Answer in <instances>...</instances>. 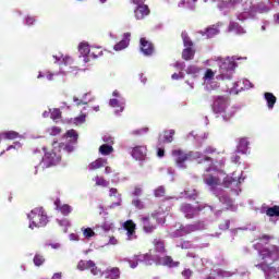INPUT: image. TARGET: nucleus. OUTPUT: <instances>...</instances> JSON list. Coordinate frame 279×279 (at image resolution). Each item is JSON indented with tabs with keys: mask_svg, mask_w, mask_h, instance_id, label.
<instances>
[{
	"mask_svg": "<svg viewBox=\"0 0 279 279\" xmlns=\"http://www.w3.org/2000/svg\"><path fill=\"white\" fill-rule=\"evenodd\" d=\"M215 154H219V150L215 148V146H206L204 151H184L182 149L172 150V156L174 158V162L179 169H186V160H198V165H204L207 162L208 168L205 170L203 174V182L209 187L210 193L218 197L219 202L227 206V210H236V206H234V201L226 194L223 190H221V178L211 173L213 171V158L208 156H213Z\"/></svg>",
	"mask_w": 279,
	"mask_h": 279,
	"instance_id": "f257e3e1",
	"label": "nucleus"
},
{
	"mask_svg": "<svg viewBox=\"0 0 279 279\" xmlns=\"http://www.w3.org/2000/svg\"><path fill=\"white\" fill-rule=\"evenodd\" d=\"M77 138H80L77 131L71 129L62 136V142L54 141L52 143L51 150H47V147H44L45 155L39 165L35 167V175L38 174V169L45 171V169L60 165V160H62V151H65V154H73L77 147Z\"/></svg>",
	"mask_w": 279,
	"mask_h": 279,
	"instance_id": "f03ea898",
	"label": "nucleus"
},
{
	"mask_svg": "<svg viewBox=\"0 0 279 279\" xmlns=\"http://www.w3.org/2000/svg\"><path fill=\"white\" fill-rule=\"evenodd\" d=\"M271 236L263 235L259 240L260 243L254 244V248L257 250L262 260L264 263L256 264L257 269H262L266 279L277 278L279 279V247L274 244H267L263 248V243L270 241Z\"/></svg>",
	"mask_w": 279,
	"mask_h": 279,
	"instance_id": "7ed1b4c3",
	"label": "nucleus"
},
{
	"mask_svg": "<svg viewBox=\"0 0 279 279\" xmlns=\"http://www.w3.org/2000/svg\"><path fill=\"white\" fill-rule=\"evenodd\" d=\"M271 0H266L254 4L252 1L242 4V10H238L234 13L236 21L245 23V21L256 19V14H267L271 12Z\"/></svg>",
	"mask_w": 279,
	"mask_h": 279,
	"instance_id": "20e7f679",
	"label": "nucleus"
},
{
	"mask_svg": "<svg viewBox=\"0 0 279 279\" xmlns=\"http://www.w3.org/2000/svg\"><path fill=\"white\" fill-rule=\"evenodd\" d=\"M52 58L54 60V64H59L60 68L58 72H45V76L48 82H53V77H58V75H62L63 77H66V75H77L80 69H77V66H73V57L58 53L53 54Z\"/></svg>",
	"mask_w": 279,
	"mask_h": 279,
	"instance_id": "39448f33",
	"label": "nucleus"
},
{
	"mask_svg": "<svg viewBox=\"0 0 279 279\" xmlns=\"http://www.w3.org/2000/svg\"><path fill=\"white\" fill-rule=\"evenodd\" d=\"M131 269H136L138 267V263H144V265H162L163 267H178L180 265L179 262H174L171 256H163L161 257L158 254H151V253H146L143 255H136L134 259H129L128 260Z\"/></svg>",
	"mask_w": 279,
	"mask_h": 279,
	"instance_id": "423d86ee",
	"label": "nucleus"
},
{
	"mask_svg": "<svg viewBox=\"0 0 279 279\" xmlns=\"http://www.w3.org/2000/svg\"><path fill=\"white\" fill-rule=\"evenodd\" d=\"M211 108L217 119H222L225 123H228L236 114V111L241 110L240 106L230 107V98L226 96H216Z\"/></svg>",
	"mask_w": 279,
	"mask_h": 279,
	"instance_id": "0eeeda50",
	"label": "nucleus"
},
{
	"mask_svg": "<svg viewBox=\"0 0 279 279\" xmlns=\"http://www.w3.org/2000/svg\"><path fill=\"white\" fill-rule=\"evenodd\" d=\"M77 269L80 271H86V269H89L93 276H105L106 279L121 278V270L118 267L107 268L105 271H101V268L97 267V264L90 259H81L77 264Z\"/></svg>",
	"mask_w": 279,
	"mask_h": 279,
	"instance_id": "6e6552de",
	"label": "nucleus"
},
{
	"mask_svg": "<svg viewBox=\"0 0 279 279\" xmlns=\"http://www.w3.org/2000/svg\"><path fill=\"white\" fill-rule=\"evenodd\" d=\"M236 60H241V58L227 57L223 59L221 57H217L216 62H218L220 74L216 76V80H232L234 69H236Z\"/></svg>",
	"mask_w": 279,
	"mask_h": 279,
	"instance_id": "1a4fd4ad",
	"label": "nucleus"
},
{
	"mask_svg": "<svg viewBox=\"0 0 279 279\" xmlns=\"http://www.w3.org/2000/svg\"><path fill=\"white\" fill-rule=\"evenodd\" d=\"M27 218L29 220L31 230L34 228H45L47 223H49V218L47 217V213L43 207L34 208L28 215Z\"/></svg>",
	"mask_w": 279,
	"mask_h": 279,
	"instance_id": "9d476101",
	"label": "nucleus"
},
{
	"mask_svg": "<svg viewBox=\"0 0 279 279\" xmlns=\"http://www.w3.org/2000/svg\"><path fill=\"white\" fill-rule=\"evenodd\" d=\"M245 182V177L243 175V171L238 174L236 172H233L231 175H227L222 180V184L226 189H231V191H234L235 195H239L241 193V184Z\"/></svg>",
	"mask_w": 279,
	"mask_h": 279,
	"instance_id": "9b49d317",
	"label": "nucleus"
},
{
	"mask_svg": "<svg viewBox=\"0 0 279 279\" xmlns=\"http://www.w3.org/2000/svg\"><path fill=\"white\" fill-rule=\"evenodd\" d=\"M180 210L186 219H194V217H197L202 210H209V213H213L214 208L213 206L204 203L198 204L195 207L191 204H182Z\"/></svg>",
	"mask_w": 279,
	"mask_h": 279,
	"instance_id": "f8f14e48",
	"label": "nucleus"
},
{
	"mask_svg": "<svg viewBox=\"0 0 279 279\" xmlns=\"http://www.w3.org/2000/svg\"><path fill=\"white\" fill-rule=\"evenodd\" d=\"M206 223L204 221H198L193 225L180 226L178 230L171 233V236L178 239V236H184L185 234H191V232H197V230H206Z\"/></svg>",
	"mask_w": 279,
	"mask_h": 279,
	"instance_id": "ddd939ff",
	"label": "nucleus"
},
{
	"mask_svg": "<svg viewBox=\"0 0 279 279\" xmlns=\"http://www.w3.org/2000/svg\"><path fill=\"white\" fill-rule=\"evenodd\" d=\"M131 2L135 5L134 16L136 21H143L145 16H149V7L145 4V0H131Z\"/></svg>",
	"mask_w": 279,
	"mask_h": 279,
	"instance_id": "4468645a",
	"label": "nucleus"
},
{
	"mask_svg": "<svg viewBox=\"0 0 279 279\" xmlns=\"http://www.w3.org/2000/svg\"><path fill=\"white\" fill-rule=\"evenodd\" d=\"M240 3H243V0H219L217 3V8L218 10H220L223 16H228V14L232 12V10H236L239 8Z\"/></svg>",
	"mask_w": 279,
	"mask_h": 279,
	"instance_id": "2eb2a0df",
	"label": "nucleus"
},
{
	"mask_svg": "<svg viewBox=\"0 0 279 279\" xmlns=\"http://www.w3.org/2000/svg\"><path fill=\"white\" fill-rule=\"evenodd\" d=\"M78 52L81 53L85 64L90 62V58H94V60L97 59V54L90 50V46L86 41L78 44Z\"/></svg>",
	"mask_w": 279,
	"mask_h": 279,
	"instance_id": "dca6fc26",
	"label": "nucleus"
},
{
	"mask_svg": "<svg viewBox=\"0 0 279 279\" xmlns=\"http://www.w3.org/2000/svg\"><path fill=\"white\" fill-rule=\"evenodd\" d=\"M236 154H242V156H247L250 154V137H239L235 140Z\"/></svg>",
	"mask_w": 279,
	"mask_h": 279,
	"instance_id": "f3484780",
	"label": "nucleus"
},
{
	"mask_svg": "<svg viewBox=\"0 0 279 279\" xmlns=\"http://www.w3.org/2000/svg\"><path fill=\"white\" fill-rule=\"evenodd\" d=\"M239 84L241 83L240 82L233 83V86L229 87L227 92L230 93V95H239L242 90H250V88H254V85L248 80L242 81L243 87H241L240 89H239Z\"/></svg>",
	"mask_w": 279,
	"mask_h": 279,
	"instance_id": "a211bd4d",
	"label": "nucleus"
},
{
	"mask_svg": "<svg viewBox=\"0 0 279 279\" xmlns=\"http://www.w3.org/2000/svg\"><path fill=\"white\" fill-rule=\"evenodd\" d=\"M140 49L143 56H154V44L145 37L140 39Z\"/></svg>",
	"mask_w": 279,
	"mask_h": 279,
	"instance_id": "6ab92c4d",
	"label": "nucleus"
},
{
	"mask_svg": "<svg viewBox=\"0 0 279 279\" xmlns=\"http://www.w3.org/2000/svg\"><path fill=\"white\" fill-rule=\"evenodd\" d=\"M109 106L110 108H119L114 110V114L119 117L125 110V98H111Z\"/></svg>",
	"mask_w": 279,
	"mask_h": 279,
	"instance_id": "aec40b11",
	"label": "nucleus"
},
{
	"mask_svg": "<svg viewBox=\"0 0 279 279\" xmlns=\"http://www.w3.org/2000/svg\"><path fill=\"white\" fill-rule=\"evenodd\" d=\"M124 230H126V240L134 241L136 239V223L132 220H128L123 223Z\"/></svg>",
	"mask_w": 279,
	"mask_h": 279,
	"instance_id": "412c9836",
	"label": "nucleus"
},
{
	"mask_svg": "<svg viewBox=\"0 0 279 279\" xmlns=\"http://www.w3.org/2000/svg\"><path fill=\"white\" fill-rule=\"evenodd\" d=\"M130 38H132V33H124L122 39L113 46V50L123 51V49H128L130 47Z\"/></svg>",
	"mask_w": 279,
	"mask_h": 279,
	"instance_id": "4be33fe9",
	"label": "nucleus"
},
{
	"mask_svg": "<svg viewBox=\"0 0 279 279\" xmlns=\"http://www.w3.org/2000/svg\"><path fill=\"white\" fill-rule=\"evenodd\" d=\"M54 206H56V210H59V213H61V215H63V217H69V215H71V213H73V207H71V205H69V204H62L60 198H57L54 201Z\"/></svg>",
	"mask_w": 279,
	"mask_h": 279,
	"instance_id": "5701e85b",
	"label": "nucleus"
},
{
	"mask_svg": "<svg viewBox=\"0 0 279 279\" xmlns=\"http://www.w3.org/2000/svg\"><path fill=\"white\" fill-rule=\"evenodd\" d=\"M73 101L76 106H88V104L95 101V96H93V93L88 92L85 93L81 99L74 96Z\"/></svg>",
	"mask_w": 279,
	"mask_h": 279,
	"instance_id": "b1692460",
	"label": "nucleus"
},
{
	"mask_svg": "<svg viewBox=\"0 0 279 279\" xmlns=\"http://www.w3.org/2000/svg\"><path fill=\"white\" fill-rule=\"evenodd\" d=\"M131 156L135 160H145V156H147V147L146 146H135L132 149Z\"/></svg>",
	"mask_w": 279,
	"mask_h": 279,
	"instance_id": "393cba45",
	"label": "nucleus"
},
{
	"mask_svg": "<svg viewBox=\"0 0 279 279\" xmlns=\"http://www.w3.org/2000/svg\"><path fill=\"white\" fill-rule=\"evenodd\" d=\"M109 197H116L117 202L112 203L111 205H109L106 210H108L109 208H117L118 206H121L123 199L121 198V194L119 193V190L111 187L109 190Z\"/></svg>",
	"mask_w": 279,
	"mask_h": 279,
	"instance_id": "a878e982",
	"label": "nucleus"
},
{
	"mask_svg": "<svg viewBox=\"0 0 279 279\" xmlns=\"http://www.w3.org/2000/svg\"><path fill=\"white\" fill-rule=\"evenodd\" d=\"M229 32H234V34H238V36H243V34H247L245 28L234 21H230Z\"/></svg>",
	"mask_w": 279,
	"mask_h": 279,
	"instance_id": "bb28decb",
	"label": "nucleus"
},
{
	"mask_svg": "<svg viewBox=\"0 0 279 279\" xmlns=\"http://www.w3.org/2000/svg\"><path fill=\"white\" fill-rule=\"evenodd\" d=\"M108 165V159L98 158L95 161L90 162L87 167L89 171H95L96 169H101V167H106Z\"/></svg>",
	"mask_w": 279,
	"mask_h": 279,
	"instance_id": "cd10ccee",
	"label": "nucleus"
},
{
	"mask_svg": "<svg viewBox=\"0 0 279 279\" xmlns=\"http://www.w3.org/2000/svg\"><path fill=\"white\" fill-rule=\"evenodd\" d=\"M223 23L219 22L216 25H211L208 28H206L205 35L207 38H215L219 34V27H221Z\"/></svg>",
	"mask_w": 279,
	"mask_h": 279,
	"instance_id": "c85d7f7f",
	"label": "nucleus"
},
{
	"mask_svg": "<svg viewBox=\"0 0 279 279\" xmlns=\"http://www.w3.org/2000/svg\"><path fill=\"white\" fill-rule=\"evenodd\" d=\"M264 99L267 102L268 110H274V107L276 106V101H278L276 96L272 93L266 92L264 94Z\"/></svg>",
	"mask_w": 279,
	"mask_h": 279,
	"instance_id": "c756f323",
	"label": "nucleus"
},
{
	"mask_svg": "<svg viewBox=\"0 0 279 279\" xmlns=\"http://www.w3.org/2000/svg\"><path fill=\"white\" fill-rule=\"evenodd\" d=\"M142 225H143V230L146 232V234H151L156 230V226L151 225L149 222V217H142L141 218Z\"/></svg>",
	"mask_w": 279,
	"mask_h": 279,
	"instance_id": "7c9ffc66",
	"label": "nucleus"
},
{
	"mask_svg": "<svg viewBox=\"0 0 279 279\" xmlns=\"http://www.w3.org/2000/svg\"><path fill=\"white\" fill-rule=\"evenodd\" d=\"M262 213H265L268 217H279V206L275 205L272 207L263 206Z\"/></svg>",
	"mask_w": 279,
	"mask_h": 279,
	"instance_id": "2f4dec72",
	"label": "nucleus"
},
{
	"mask_svg": "<svg viewBox=\"0 0 279 279\" xmlns=\"http://www.w3.org/2000/svg\"><path fill=\"white\" fill-rule=\"evenodd\" d=\"M21 135L19 134V132L15 131H7V132H2L0 133V142L1 138H5L7 141H14V138H20Z\"/></svg>",
	"mask_w": 279,
	"mask_h": 279,
	"instance_id": "473e14b6",
	"label": "nucleus"
},
{
	"mask_svg": "<svg viewBox=\"0 0 279 279\" xmlns=\"http://www.w3.org/2000/svg\"><path fill=\"white\" fill-rule=\"evenodd\" d=\"M201 71L202 69H199L197 65H189L185 70L186 74L191 75L194 80L199 76Z\"/></svg>",
	"mask_w": 279,
	"mask_h": 279,
	"instance_id": "72a5a7b5",
	"label": "nucleus"
},
{
	"mask_svg": "<svg viewBox=\"0 0 279 279\" xmlns=\"http://www.w3.org/2000/svg\"><path fill=\"white\" fill-rule=\"evenodd\" d=\"M195 3H197V0H182L178 5L179 8H183L184 5V8L193 12L195 10Z\"/></svg>",
	"mask_w": 279,
	"mask_h": 279,
	"instance_id": "f704fd0d",
	"label": "nucleus"
},
{
	"mask_svg": "<svg viewBox=\"0 0 279 279\" xmlns=\"http://www.w3.org/2000/svg\"><path fill=\"white\" fill-rule=\"evenodd\" d=\"M112 151H114V147H112L111 145L102 144L99 147V154H101V156H110Z\"/></svg>",
	"mask_w": 279,
	"mask_h": 279,
	"instance_id": "c9c22d12",
	"label": "nucleus"
},
{
	"mask_svg": "<svg viewBox=\"0 0 279 279\" xmlns=\"http://www.w3.org/2000/svg\"><path fill=\"white\" fill-rule=\"evenodd\" d=\"M93 181L96 182V186H102L104 189H108V186H110V181L105 180L104 177L97 175Z\"/></svg>",
	"mask_w": 279,
	"mask_h": 279,
	"instance_id": "e433bc0d",
	"label": "nucleus"
},
{
	"mask_svg": "<svg viewBox=\"0 0 279 279\" xmlns=\"http://www.w3.org/2000/svg\"><path fill=\"white\" fill-rule=\"evenodd\" d=\"M182 58L183 60H193L195 58V50L191 47L183 49Z\"/></svg>",
	"mask_w": 279,
	"mask_h": 279,
	"instance_id": "4c0bfd02",
	"label": "nucleus"
},
{
	"mask_svg": "<svg viewBox=\"0 0 279 279\" xmlns=\"http://www.w3.org/2000/svg\"><path fill=\"white\" fill-rule=\"evenodd\" d=\"M173 136H175V130L163 131V143H173Z\"/></svg>",
	"mask_w": 279,
	"mask_h": 279,
	"instance_id": "58836bf2",
	"label": "nucleus"
},
{
	"mask_svg": "<svg viewBox=\"0 0 279 279\" xmlns=\"http://www.w3.org/2000/svg\"><path fill=\"white\" fill-rule=\"evenodd\" d=\"M204 88L207 93H213V90L219 88V83L215 81L204 82Z\"/></svg>",
	"mask_w": 279,
	"mask_h": 279,
	"instance_id": "ea45409f",
	"label": "nucleus"
},
{
	"mask_svg": "<svg viewBox=\"0 0 279 279\" xmlns=\"http://www.w3.org/2000/svg\"><path fill=\"white\" fill-rule=\"evenodd\" d=\"M22 23L26 27H34V25H36V16H34V15H25L23 17V22Z\"/></svg>",
	"mask_w": 279,
	"mask_h": 279,
	"instance_id": "a19ab883",
	"label": "nucleus"
},
{
	"mask_svg": "<svg viewBox=\"0 0 279 279\" xmlns=\"http://www.w3.org/2000/svg\"><path fill=\"white\" fill-rule=\"evenodd\" d=\"M155 252L157 254H165V242L162 240L154 241Z\"/></svg>",
	"mask_w": 279,
	"mask_h": 279,
	"instance_id": "79ce46f5",
	"label": "nucleus"
},
{
	"mask_svg": "<svg viewBox=\"0 0 279 279\" xmlns=\"http://www.w3.org/2000/svg\"><path fill=\"white\" fill-rule=\"evenodd\" d=\"M181 38L185 48H193V40H191V37H189V34L186 32H183L181 34Z\"/></svg>",
	"mask_w": 279,
	"mask_h": 279,
	"instance_id": "37998d69",
	"label": "nucleus"
},
{
	"mask_svg": "<svg viewBox=\"0 0 279 279\" xmlns=\"http://www.w3.org/2000/svg\"><path fill=\"white\" fill-rule=\"evenodd\" d=\"M58 225L63 229V232H69V228H71V220L63 218V219H57Z\"/></svg>",
	"mask_w": 279,
	"mask_h": 279,
	"instance_id": "c03bdc74",
	"label": "nucleus"
},
{
	"mask_svg": "<svg viewBox=\"0 0 279 279\" xmlns=\"http://www.w3.org/2000/svg\"><path fill=\"white\" fill-rule=\"evenodd\" d=\"M99 228H100L101 230H104V232H110V230H112V228H114V223L105 221L102 226L97 225V226L94 228V230H98Z\"/></svg>",
	"mask_w": 279,
	"mask_h": 279,
	"instance_id": "a18cd8bd",
	"label": "nucleus"
},
{
	"mask_svg": "<svg viewBox=\"0 0 279 279\" xmlns=\"http://www.w3.org/2000/svg\"><path fill=\"white\" fill-rule=\"evenodd\" d=\"M149 132V128H142V129H136L130 132L131 136H143V134H147Z\"/></svg>",
	"mask_w": 279,
	"mask_h": 279,
	"instance_id": "49530a36",
	"label": "nucleus"
},
{
	"mask_svg": "<svg viewBox=\"0 0 279 279\" xmlns=\"http://www.w3.org/2000/svg\"><path fill=\"white\" fill-rule=\"evenodd\" d=\"M33 263L35 267H41V265H45V257L40 254H36L34 256Z\"/></svg>",
	"mask_w": 279,
	"mask_h": 279,
	"instance_id": "de8ad7c7",
	"label": "nucleus"
},
{
	"mask_svg": "<svg viewBox=\"0 0 279 279\" xmlns=\"http://www.w3.org/2000/svg\"><path fill=\"white\" fill-rule=\"evenodd\" d=\"M131 204L137 210H143V208H145V203H143V201H141L140 198H133Z\"/></svg>",
	"mask_w": 279,
	"mask_h": 279,
	"instance_id": "09e8293b",
	"label": "nucleus"
},
{
	"mask_svg": "<svg viewBox=\"0 0 279 279\" xmlns=\"http://www.w3.org/2000/svg\"><path fill=\"white\" fill-rule=\"evenodd\" d=\"M184 193L187 199H197V195H199V192H197V190H186Z\"/></svg>",
	"mask_w": 279,
	"mask_h": 279,
	"instance_id": "8fccbe9b",
	"label": "nucleus"
},
{
	"mask_svg": "<svg viewBox=\"0 0 279 279\" xmlns=\"http://www.w3.org/2000/svg\"><path fill=\"white\" fill-rule=\"evenodd\" d=\"M83 235L85 239H93L95 231L92 228H82Z\"/></svg>",
	"mask_w": 279,
	"mask_h": 279,
	"instance_id": "3c124183",
	"label": "nucleus"
},
{
	"mask_svg": "<svg viewBox=\"0 0 279 279\" xmlns=\"http://www.w3.org/2000/svg\"><path fill=\"white\" fill-rule=\"evenodd\" d=\"M86 117H87L86 113H82L81 116L74 118L73 123L75 125H82L83 123H86Z\"/></svg>",
	"mask_w": 279,
	"mask_h": 279,
	"instance_id": "603ef678",
	"label": "nucleus"
},
{
	"mask_svg": "<svg viewBox=\"0 0 279 279\" xmlns=\"http://www.w3.org/2000/svg\"><path fill=\"white\" fill-rule=\"evenodd\" d=\"M47 132L50 134V136H58V134L62 132V129H60V126H52L48 129Z\"/></svg>",
	"mask_w": 279,
	"mask_h": 279,
	"instance_id": "864d4df0",
	"label": "nucleus"
},
{
	"mask_svg": "<svg viewBox=\"0 0 279 279\" xmlns=\"http://www.w3.org/2000/svg\"><path fill=\"white\" fill-rule=\"evenodd\" d=\"M61 117H62V112H60V109H53L52 111L50 110V118L52 119V121H56Z\"/></svg>",
	"mask_w": 279,
	"mask_h": 279,
	"instance_id": "5fc2aeb1",
	"label": "nucleus"
},
{
	"mask_svg": "<svg viewBox=\"0 0 279 279\" xmlns=\"http://www.w3.org/2000/svg\"><path fill=\"white\" fill-rule=\"evenodd\" d=\"M214 77H215V72H213V70L208 69L204 75V82H213Z\"/></svg>",
	"mask_w": 279,
	"mask_h": 279,
	"instance_id": "6e6d98bb",
	"label": "nucleus"
},
{
	"mask_svg": "<svg viewBox=\"0 0 279 279\" xmlns=\"http://www.w3.org/2000/svg\"><path fill=\"white\" fill-rule=\"evenodd\" d=\"M102 141L106 143V145H110L111 147L114 145V137L109 134L104 135Z\"/></svg>",
	"mask_w": 279,
	"mask_h": 279,
	"instance_id": "4d7b16f0",
	"label": "nucleus"
},
{
	"mask_svg": "<svg viewBox=\"0 0 279 279\" xmlns=\"http://www.w3.org/2000/svg\"><path fill=\"white\" fill-rule=\"evenodd\" d=\"M239 154L241 153H236L235 149V153L231 155V162H233V165H241V156H239Z\"/></svg>",
	"mask_w": 279,
	"mask_h": 279,
	"instance_id": "13d9d810",
	"label": "nucleus"
},
{
	"mask_svg": "<svg viewBox=\"0 0 279 279\" xmlns=\"http://www.w3.org/2000/svg\"><path fill=\"white\" fill-rule=\"evenodd\" d=\"M216 274L219 278H230V276H232V272L230 271H226V270H216Z\"/></svg>",
	"mask_w": 279,
	"mask_h": 279,
	"instance_id": "bf43d9fd",
	"label": "nucleus"
},
{
	"mask_svg": "<svg viewBox=\"0 0 279 279\" xmlns=\"http://www.w3.org/2000/svg\"><path fill=\"white\" fill-rule=\"evenodd\" d=\"M177 247H181L182 250H191L193 244L190 241H183L181 244H178Z\"/></svg>",
	"mask_w": 279,
	"mask_h": 279,
	"instance_id": "052dcab7",
	"label": "nucleus"
},
{
	"mask_svg": "<svg viewBox=\"0 0 279 279\" xmlns=\"http://www.w3.org/2000/svg\"><path fill=\"white\" fill-rule=\"evenodd\" d=\"M181 276L184 278V279H191L192 276H193V270L189 269V268H185L182 272H181Z\"/></svg>",
	"mask_w": 279,
	"mask_h": 279,
	"instance_id": "680f3d73",
	"label": "nucleus"
},
{
	"mask_svg": "<svg viewBox=\"0 0 279 279\" xmlns=\"http://www.w3.org/2000/svg\"><path fill=\"white\" fill-rule=\"evenodd\" d=\"M157 156H158V158H163L165 157V148H162L161 145H160V138H159L158 144H157Z\"/></svg>",
	"mask_w": 279,
	"mask_h": 279,
	"instance_id": "e2e57ef3",
	"label": "nucleus"
},
{
	"mask_svg": "<svg viewBox=\"0 0 279 279\" xmlns=\"http://www.w3.org/2000/svg\"><path fill=\"white\" fill-rule=\"evenodd\" d=\"M165 196V186H159L155 190V197H163Z\"/></svg>",
	"mask_w": 279,
	"mask_h": 279,
	"instance_id": "0e129e2a",
	"label": "nucleus"
},
{
	"mask_svg": "<svg viewBox=\"0 0 279 279\" xmlns=\"http://www.w3.org/2000/svg\"><path fill=\"white\" fill-rule=\"evenodd\" d=\"M154 217H156L157 219V223H165V216H160V211H157L156 214H154Z\"/></svg>",
	"mask_w": 279,
	"mask_h": 279,
	"instance_id": "69168bd1",
	"label": "nucleus"
},
{
	"mask_svg": "<svg viewBox=\"0 0 279 279\" xmlns=\"http://www.w3.org/2000/svg\"><path fill=\"white\" fill-rule=\"evenodd\" d=\"M171 80H184V74H183V72L173 73V74L171 75Z\"/></svg>",
	"mask_w": 279,
	"mask_h": 279,
	"instance_id": "338daca9",
	"label": "nucleus"
},
{
	"mask_svg": "<svg viewBox=\"0 0 279 279\" xmlns=\"http://www.w3.org/2000/svg\"><path fill=\"white\" fill-rule=\"evenodd\" d=\"M230 229V220H226L225 223L219 225V230H229Z\"/></svg>",
	"mask_w": 279,
	"mask_h": 279,
	"instance_id": "774afa93",
	"label": "nucleus"
}]
</instances>
